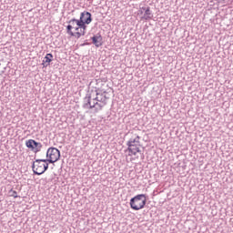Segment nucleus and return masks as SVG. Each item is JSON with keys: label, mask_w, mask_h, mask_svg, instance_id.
<instances>
[{"label": "nucleus", "mask_w": 233, "mask_h": 233, "mask_svg": "<svg viewBox=\"0 0 233 233\" xmlns=\"http://www.w3.org/2000/svg\"><path fill=\"white\" fill-rule=\"evenodd\" d=\"M91 41L96 48H99V46H103V36L101 35L97 34L91 37Z\"/></svg>", "instance_id": "8"}, {"label": "nucleus", "mask_w": 233, "mask_h": 233, "mask_svg": "<svg viewBox=\"0 0 233 233\" xmlns=\"http://www.w3.org/2000/svg\"><path fill=\"white\" fill-rule=\"evenodd\" d=\"M78 23H84L86 25H90L92 23V14L90 12H83L80 15V19L77 20Z\"/></svg>", "instance_id": "7"}, {"label": "nucleus", "mask_w": 233, "mask_h": 233, "mask_svg": "<svg viewBox=\"0 0 233 233\" xmlns=\"http://www.w3.org/2000/svg\"><path fill=\"white\" fill-rule=\"evenodd\" d=\"M25 147H27V148H30L31 150H35V147H34V139H29L25 142Z\"/></svg>", "instance_id": "11"}, {"label": "nucleus", "mask_w": 233, "mask_h": 233, "mask_svg": "<svg viewBox=\"0 0 233 233\" xmlns=\"http://www.w3.org/2000/svg\"><path fill=\"white\" fill-rule=\"evenodd\" d=\"M79 25H74V27H72V29H75L76 32H79Z\"/></svg>", "instance_id": "16"}, {"label": "nucleus", "mask_w": 233, "mask_h": 233, "mask_svg": "<svg viewBox=\"0 0 233 233\" xmlns=\"http://www.w3.org/2000/svg\"><path fill=\"white\" fill-rule=\"evenodd\" d=\"M33 147L36 148V152H39L41 148H43V145L39 142H36L35 140H33Z\"/></svg>", "instance_id": "12"}, {"label": "nucleus", "mask_w": 233, "mask_h": 233, "mask_svg": "<svg viewBox=\"0 0 233 233\" xmlns=\"http://www.w3.org/2000/svg\"><path fill=\"white\" fill-rule=\"evenodd\" d=\"M46 157H48V159H46L47 163H56L61 157V151L56 147H49L46 152Z\"/></svg>", "instance_id": "5"}, {"label": "nucleus", "mask_w": 233, "mask_h": 233, "mask_svg": "<svg viewBox=\"0 0 233 233\" xmlns=\"http://www.w3.org/2000/svg\"><path fill=\"white\" fill-rule=\"evenodd\" d=\"M47 163L46 159H36L33 162L32 168L34 174L36 176H41L43 174V164Z\"/></svg>", "instance_id": "6"}, {"label": "nucleus", "mask_w": 233, "mask_h": 233, "mask_svg": "<svg viewBox=\"0 0 233 233\" xmlns=\"http://www.w3.org/2000/svg\"><path fill=\"white\" fill-rule=\"evenodd\" d=\"M95 94L96 97H94L92 94H89L84 98L83 108H86V110H92V108H95V112L103 110L106 105V99H108L107 96L105 95L106 94V91L99 93V91L96 89Z\"/></svg>", "instance_id": "1"}, {"label": "nucleus", "mask_w": 233, "mask_h": 233, "mask_svg": "<svg viewBox=\"0 0 233 233\" xmlns=\"http://www.w3.org/2000/svg\"><path fill=\"white\" fill-rule=\"evenodd\" d=\"M92 85H94V81L90 82V84H89V86H92Z\"/></svg>", "instance_id": "19"}, {"label": "nucleus", "mask_w": 233, "mask_h": 233, "mask_svg": "<svg viewBox=\"0 0 233 233\" xmlns=\"http://www.w3.org/2000/svg\"><path fill=\"white\" fill-rule=\"evenodd\" d=\"M9 194H11L10 196L12 198H17V191L11 190V191H9Z\"/></svg>", "instance_id": "15"}, {"label": "nucleus", "mask_w": 233, "mask_h": 233, "mask_svg": "<svg viewBox=\"0 0 233 233\" xmlns=\"http://www.w3.org/2000/svg\"><path fill=\"white\" fill-rule=\"evenodd\" d=\"M142 10H144V16L142 19H145V21H148L154 17V15H152V11L150 10V7H142Z\"/></svg>", "instance_id": "9"}, {"label": "nucleus", "mask_w": 233, "mask_h": 233, "mask_svg": "<svg viewBox=\"0 0 233 233\" xmlns=\"http://www.w3.org/2000/svg\"><path fill=\"white\" fill-rule=\"evenodd\" d=\"M52 59H54V55H52L51 53L46 54L42 63L43 66L46 68V66H48L50 63H52Z\"/></svg>", "instance_id": "10"}, {"label": "nucleus", "mask_w": 233, "mask_h": 233, "mask_svg": "<svg viewBox=\"0 0 233 233\" xmlns=\"http://www.w3.org/2000/svg\"><path fill=\"white\" fill-rule=\"evenodd\" d=\"M138 14H140V15L145 14V10H143V7L140 8V10L138 11Z\"/></svg>", "instance_id": "17"}, {"label": "nucleus", "mask_w": 233, "mask_h": 233, "mask_svg": "<svg viewBox=\"0 0 233 233\" xmlns=\"http://www.w3.org/2000/svg\"><path fill=\"white\" fill-rule=\"evenodd\" d=\"M198 161L199 163H203V158L199 157Z\"/></svg>", "instance_id": "18"}, {"label": "nucleus", "mask_w": 233, "mask_h": 233, "mask_svg": "<svg viewBox=\"0 0 233 233\" xmlns=\"http://www.w3.org/2000/svg\"><path fill=\"white\" fill-rule=\"evenodd\" d=\"M42 174H45V172H46V170H48V163H44L43 164V167H42Z\"/></svg>", "instance_id": "14"}, {"label": "nucleus", "mask_w": 233, "mask_h": 233, "mask_svg": "<svg viewBox=\"0 0 233 233\" xmlns=\"http://www.w3.org/2000/svg\"><path fill=\"white\" fill-rule=\"evenodd\" d=\"M129 205L133 210H141L147 205V195L140 194L130 199Z\"/></svg>", "instance_id": "3"}, {"label": "nucleus", "mask_w": 233, "mask_h": 233, "mask_svg": "<svg viewBox=\"0 0 233 233\" xmlns=\"http://www.w3.org/2000/svg\"><path fill=\"white\" fill-rule=\"evenodd\" d=\"M67 23H68V25L66 26V34H68V35H74V32L72 31V28H74V26L76 25L78 26L80 31L84 32V35L86 34V25L88 24L79 22L76 18H72Z\"/></svg>", "instance_id": "4"}, {"label": "nucleus", "mask_w": 233, "mask_h": 233, "mask_svg": "<svg viewBox=\"0 0 233 233\" xmlns=\"http://www.w3.org/2000/svg\"><path fill=\"white\" fill-rule=\"evenodd\" d=\"M127 152L128 156H137V154H140L141 152V137L135 135L127 142Z\"/></svg>", "instance_id": "2"}, {"label": "nucleus", "mask_w": 233, "mask_h": 233, "mask_svg": "<svg viewBox=\"0 0 233 233\" xmlns=\"http://www.w3.org/2000/svg\"><path fill=\"white\" fill-rule=\"evenodd\" d=\"M71 35V37H76L77 39H79V37H81V35H85V32L76 31V33H73V35Z\"/></svg>", "instance_id": "13"}]
</instances>
